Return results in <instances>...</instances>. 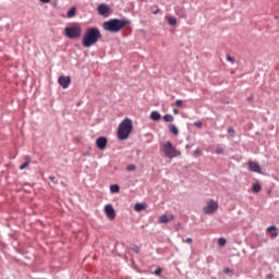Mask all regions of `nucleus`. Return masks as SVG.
<instances>
[{
	"mask_svg": "<svg viewBox=\"0 0 279 279\" xmlns=\"http://www.w3.org/2000/svg\"><path fill=\"white\" fill-rule=\"evenodd\" d=\"M101 32L97 27L87 28L82 38V46L84 48H92L95 44L101 40Z\"/></svg>",
	"mask_w": 279,
	"mask_h": 279,
	"instance_id": "obj_1",
	"label": "nucleus"
},
{
	"mask_svg": "<svg viewBox=\"0 0 279 279\" xmlns=\"http://www.w3.org/2000/svg\"><path fill=\"white\" fill-rule=\"evenodd\" d=\"M128 25H130V21L113 19L104 22L102 28L106 32L118 33L121 32Z\"/></svg>",
	"mask_w": 279,
	"mask_h": 279,
	"instance_id": "obj_2",
	"label": "nucleus"
},
{
	"mask_svg": "<svg viewBox=\"0 0 279 279\" xmlns=\"http://www.w3.org/2000/svg\"><path fill=\"white\" fill-rule=\"evenodd\" d=\"M131 132H133V121L130 119H124L118 128L119 141H126L128 137H130Z\"/></svg>",
	"mask_w": 279,
	"mask_h": 279,
	"instance_id": "obj_3",
	"label": "nucleus"
},
{
	"mask_svg": "<svg viewBox=\"0 0 279 279\" xmlns=\"http://www.w3.org/2000/svg\"><path fill=\"white\" fill-rule=\"evenodd\" d=\"M65 37L68 39H78L82 37V25L78 23H72L65 27Z\"/></svg>",
	"mask_w": 279,
	"mask_h": 279,
	"instance_id": "obj_4",
	"label": "nucleus"
},
{
	"mask_svg": "<svg viewBox=\"0 0 279 279\" xmlns=\"http://www.w3.org/2000/svg\"><path fill=\"white\" fill-rule=\"evenodd\" d=\"M162 151L165 157L173 159L182 155V153L173 146V143L170 141L165 142L162 145Z\"/></svg>",
	"mask_w": 279,
	"mask_h": 279,
	"instance_id": "obj_5",
	"label": "nucleus"
},
{
	"mask_svg": "<svg viewBox=\"0 0 279 279\" xmlns=\"http://www.w3.org/2000/svg\"><path fill=\"white\" fill-rule=\"evenodd\" d=\"M218 210V202L215 199H210L207 202V205L203 208V214L204 215H211L215 214V211Z\"/></svg>",
	"mask_w": 279,
	"mask_h": 279,
	"instance_id": "obj_6",
	"label": "nucleus"
},
{
	"mask_svg": "<svg viewBox=\"0 0 279 279\" xmlns=\"http://www.w3.org/2000/svg\"><path fill=\"white\" fill-rule=\"evenodd\" d=\"M104 214L107 215V218L113 221L117 218V211H114V208L112 205H106L104 207Z\"/></svg>",
	"mask_w": 279,
	"mask_h": 279,
	"instance_id": "obj_7",
	"label": "nucleus"
},
{
	"mask_svg": "<svg viewBox=\"0 0 279 279\" xmlns=\"http://www.w3.org/2000/svg\"><path fill=\"white\" fill-rule=\"evenodd\" d=\"M70 83H71V77L70 76H59V78H58V84L61 85V87L63 89L69 88Z\"/></svg>",
	"mask_w": 279,
	"mask_h": 279,
	"instance_id": "obj_8",
	"label": "nucleus"
},
{
	"mask_svg": "<svg viewBox=\"0 0 279 279\" xmlns=\"http://www.w3.org/2000/svg\"><path fill=\"white\" fill-rule=\"evenodd\" d=\"M96 147L99 150L106 149V147H107V137L100 136V137L96 138Z\"/></svg>",
	"mask_w": 279,
	"mask_h": 279,
	"instance_id": "obj_9",
	"label": "nucleus"
},
{
	"mask_svg": "<svg viewBox=\"0 0 279 279\" xmlns=\"http://www.w3.org/2000/svg\"><path fill=\"white\" fill-rule=\"evenodd\" d=\"M267 233L269 234V238L277 239L279 236V232L276 226H269L267 228Z\"/></svg>",
	"mask_w": 279,
	"mask_h": 279,
	"instance_id": "obj_10",
	"label": "nucleus"
},
{
	"mask_svg": "<svg viewBox=\"0 0 279 279\" xmlns=\"http://www.w3.org/2000/svg\"><path fill=\"white\" fill-rule=\"evenodd\" d=\"M248 169L251 170V172L253 173H260V167L258 163H256L255 161H250L248 162Z\"/></svg>",
	"mask_w": 279,
	"mask_h": 279,
	"instance_id": "obj_11",
	"label": "nucleus"
},
{
	"mask_svg": "<svg viewBox=\"0 0 279 279\" xmlns=\"http://www.w3.org/2000/svg\"><path fill=\"white\" fill-rule=\"evenodd\" d=\"M29 163H31V157H29V155H26V156H24V163L20 165L19 169L25 170L29 167Z\"/></svg>",
	"mask_w": 279,
	"mask_h": 279,
	"instance_id": "obj_12",
	"label": "nucleus"
},
{
	"mask_svg": "<svg viewBox=\"0 0 279 279\" xmlns=\"http://www.w3.org/2000/svg\"><path fill=\"white\" fill-rule=\"evenodd\" d=\"M109 12V7L108 5H106V4H99L98 5V14L99 15H105V14H107Z\"/></svg>",
	"mask_w": 279,
	"mask_h": 279,
	"instance_id": "obj_13",
	"label": "nucleus"
},
{
	"mask_svg": "<svg viewBox=\"0 0 279 279\" xmlns=\"http://www.w3.org/2000/svg\"><path fill=\"white\" fill-rule=\"evenodd\" d=\"M173 219H174V216H170V218H169V217H167L166 214H162L159 216L160 223H168L170 220H173Z\"/></svg>",
	"mask_w": 279,
	"mask_h": 279,
	"instance_id": "obj_14",
	"label": "nucleus"
},
{
	"mask_svg": "<svg viewBox=\"0 0 279 279\" xmlns=\"http://www.w3.org/2000/svg\"><path fill=\"white\" fill-rule=\"evenodd\" d=\"M150 120L151 121H159V120H161V114H159L158 111H151L150 112Z\"/></svg>",
	"mask_w": 279,
	"mask_h": 279,
	"instance_id": "obj_15",
	"label": "nucleus"
},
{
	"mask_svg": "<svg viewBox=\"0 0 279 279\" xmlns=\"http://www.w3.org/2000/svg\"><path fill=\"white\" fill-rule=\"evenodd\" d=\"M169 132L174 135L178 136L179 135V129L174 125V124H170L168 126Z\"/></svg>",
	"mask_w": 279,
	"mask_h": 279,
	"instance_id": "obj_16",
	"label": "nucleus"
},
{
	"mask_svg": "<svg viewBox=\"0 0 279 279\" xmlns=\"http://www.w3.org/2000/svg\"><path fill=\"white\" fill-rule=\"evenodd\" d=\"M147 208V205L146 204H140V203H136L135 206H134V210L136 213H140L142 210H146Z\"/></svg>",
	"mask_w": 279,
	"mask_h": 279,
	"instance_id": "obj_17",
	"label": "nucleus"
},
{
	"mask_svg": "<svg viewBox=\"0 0 279 279\" xmlns=\"http://www.w3.org/2000/svg\"><path fill=\"white\" fill-rule=\"evenodd\" d=\"M165 20H167L170 26H175L178 24V20L173 16H165Z\"/></svg>",
	"mask_w": 279,
	"mask_h": 279,
	"instance_id": "obj_18",
	"label": "nucleus"
},
{
	"mask_svg": "<svg viewBox=\"0 0 279 279\" xmlns=\"http://www.w3.org/2000/svg\"><path fill=\"white\" fill-rule=\"evenodd\" d=\"M162 120L166 122V123H172L174 121V117L171 116V114H166L162 117Z\"/></svg>",
	"mask_w": 279,
	"mask_h": 279,
	"instance_id": "obj_19",
	"label": "nucleus"
},
{
	"mask_svg": "<svg viewBox=\"0 0 279 279\" xmlns=\"http://www.w3.org/2000/svg\"><path fill=\"white\" fill-rule=\"evenodd\" d=\"M74 16H75V7H72L70 10H68L66 17L73 19Z\"/></svg>",
	"mask_w": 279,
	"mask_h": 279,
	"instance_id": "obj_20",
	"label": "nucleus"
},
{
	"mask_svg": "<svg viewBox=\"0 0 279 279\" xmlns=\"http://www.w3.org/2000/svg\"><path fill=\"white\" fill-rule=\"evenodd\" d=\"M252 191H253V193H259L260 192V185L258 183L253 184Z\"/></svg>",
	"mask_w": 279,
	"mask_h": 279,
	"instance_id": "obj_21",
	"label": "nucleus"
},
{
	"mask_svg": "<svg viewBox=\"0 0 279 279\" xmlns=\"http://www.w3.org/2000/svg\"><path fill=\"white\" fill-rule=\"evenodd\" d=\"M217 244H218L219 246H226L227 240L223 239V238H219V240H217Z\"/></svg>",
	"mask_w": 279,
	"mask_h": 279,
	"instance_id": "obj_22",
	"label": "nucleus"
},
{
	"mask_svg": "<svg viewBox=\"0 0 279 279\" xmlns=\"http://www.w3.org/2000/svg\"><path fill=\"white\" fill-rule=\"evenodd\" d=\"M228 134H229V136L234 137L235 136V130L233 128H228Z\"/></svg>",
	"mask_w": 279,
	"mask_h": 279,
	"instance_id": "obj_23",
	"label": "nucleus"
},
{
	"mask_svg": "<svg viewBox=\"0 0 279 279\" xmlns=\"http://www.w3.org/2000/svg\"><path fill=\"white\" fill-rule=\"evenodd\" d=\"M110 192L111 193H119V185H111L110 186Z\"/></svg>",
	"mask_w": 279,
	"mask_h": 279,
	"instance_id": "obj_24",
	"label": "nucleus"
},
{
	"mask_svg": "<svg viewBox=\"0 0 279 279\" xmlns=\"http://www.w3.org/2000/svg\"><path fill=\"white\" fill-rule=\"evenodd\" d=\"M161 274H162L161 267H157V268L155 269V271L153 272V275H155V276H161Z\"/></svg>",
	"mask_w": 279,
	"mask_h": 279,
	"instance_id": "obj_25",
	"label": "nucleus"
},
{
	"mask_svg": "<svg viewBox=\"0 0 279 279\" xmlns=\"http://www.w3.org/2000/svg\"><path fill=\"white\" fill-rule=\"evenodd\" d=\"M215 154L216 155H223V147H221V146L217 147L216 150H215Z\"/></svg>",
	"mask_w": 279,
	"mask_h": 279,
	"instance_id": "obj_26",
	"label": "nucleus"
},
{
	"mask_svg": "<svg viewBox=\"0 0 279 279\" xmlns=\"http://www.w3.org/2000/svg\"><path fill=\"white\" fill-rule=\"evenodd\" d=\"M131 251L134 252L135 254H140V247L137 245L132 246Z\"/></svg>",
	"mask_w": 279,
	"mask_h": 279,
	"instance_id": "obj_27",
	"label": "nucleus"
},
{
	"mask_svg": "<svg viewBox=\"0 0 279 279\" xmlns=\"http://www.w3.org/2000/svg\"><path fill=\"white\" fill-rule=\"evenodd\" d=\"M135 170V165H128L126 171L131 172Z\"/></svg>",
	"mask_w": 279,
	"mask_h": 279,
	"instance_id": "obj_28",
	"label": "nucleus"
},
{
	"mask_svg": "<svg viewBox=\"0 0 279 279\" xmlns=\"http://www.w3.org/2000/svg\"><path fill=\"white\" fill-rule=\"evenodd\" d=\"M227 61L231 62V64H234V58L231 57L230 54L227 56Z\"/></svg>",
	"mask_w": 279,
	"mask_h": 279,
	"instance_id": "obj_29",
	"label": "nucleus"
},
{
	"mask_svg": "<svg viewBox=\"0 0 279 279\" xmlns=\"http://www.w3.org/2000/svg\"><path fill=\"white\" fill-rule=\"evenodd\" d=\"M183 101L182 100H175L174 106L175 107H182Z\"/></svg>",
	"mask_w": 279,
	"mask_h": 279,
	"instance_id": "obj_30",
	"label": "nucleus"
},
{
	"mask_svg": "<svg viewBox=\"0 0 279 279\" xmlns=\"http://www.w3.org/2000/svg\"><path fill=\"white\" fill-rule=\"evenodd\" d=\"M194 125H195V128L202 129L203 123H202V121H196L194 123Z\"/></svg>",
	"mask_w": 279,
	"mask_h": 279,
	"instance_id": "obj_31",
	"label": "nucleus"
},
{
	"mask_svg": "<svg viewBox=\"0 0 279 279\" xmlns=\"http://www.w3.org/2000/svg\"><path fill=\"white\" fill-rule=\"evenodd\" d=\"M183 243L191 244L192 243V238H186V240H184Z\"/></svg>",
	"mask_w": 279,
	"mask_h": 279,
	"instance_id": "obj_32",
	"label": "nucleus"
},
{
	"mask_svg": "<svg viewBox=\"0 0 279 279\" xmlns=\"http://www.w3.org/2000/svg\"><path fill=\"white\" fill-rule=\"evenodd\" d=\"M202 154V150L201 149H195L194 150V155H201Z\"/></svg>",
	"mask_w": 279,
	"mask_h": 279,
	"instance_id": "obj_33",
	"label": "nucleus"
},
{
	"mask_svg": "<svg viewBox=\"0 0 279 279\" xmlns=\"http://www.w3.org/2000/svg\"><path fill=\"white\" fill-rule=\"evenodd\" d=\"M223 274L225 275L230 274V268H225Z\"/></svg>",
	"mask_w": 279,
	"mask_h": 279,
	"instance_id": "obj_34",
	"label": "nucleus"
},
{
	"mask_svg": "<svg viewBox=\"0 0 279 279\" xmlns=\"http://www.w3.org/2000/svg\"><path fill=\"white\" fill-rule=\"evenodd\" d=\"M40 2H43V3H49L50 2V0H39Z\"/></svg>",
	"mask_w": 279,
	"mask_h": 279,
	"instance_id": "obj_35",
	"label": "nucleus"
},
{
	"mask_svg": "<svg viewBox=\"0 0 279 279\" xmlns=\"http://www.w3.org/2000/svg\"><path fill=\"white\" fill-rule=\"evenodd\" d=\"M172 112H173L174 114H179L178 109L172 110Z\"/></svg>",
	"mask_w": 279,
	"mask_h": 279,
	"instance_id": "obj_36",
	"label": "nucleus"
},
{
	"mask_svg": "<svg viewBox=\"0 0 279 279\" xmlns=\"http://www.w3.org/2000/svg\"><path fill=\"white\" fill-rule=\"evenodd\" d=\"M51 182H53L54 181V177H50V178H48Z\"/></svg>",
	"mask_w": 279,
	"mask_h": 279,
	"instance_id": "obj_37",
	"label": "nucleus"
},
{
	"mask_svg": "<svg viewBox=\"0 0 279 279\" xmlns=\"http://www.w3.org/2000/svg\"><path fill=\"white\" fill-rule=\"evenodd\" d=\"M252 99H253V97H248V100H251V101H252Z\"/></svg>",
	"mask_w": 279,
	"mask_h": 279,
	"instance_id": "obj_38",
	"label": "nucleus"
}]
</instances>
